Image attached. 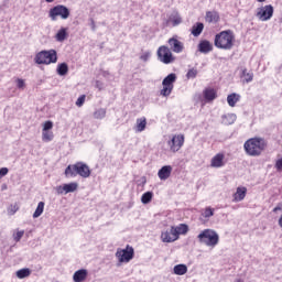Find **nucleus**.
<instances>
[{
    "label": "nucleus",
    "mask_w": 282,
    "mask_h": 282,
    "mask_svg": "<svg viewBox=\"0 0 282 282\" xmlns=\"http://www.w3.org/2000/svg\"><path fill=\"white\" fill-rule=\"evenodd\" d=\"M245 152L251 158H259L268 149V141L260 137L248 139L243 144Z\"/></svg>",
    "instance_id": "f257e3e1"
},
{
    "label": "nucleus",
    "mask_w": 282,
    "mask_h": 282,
    "mask_svg": "<svg viewBox=\"0 0 282 282\" xmlns=\"http://www.w3.org/2000/svg\"><path fill=\"white\" fill-rule=\"evenodd\" d=\"M235 32L232 30H225L215 35L214 45L218 50H232L235 47Z\"/></svg>",
    "instance_id": "f03ea898"
},
{
    "label": "nucleus",
    "mask_w": 282,
    "mask_h": 282,
    "mask_svg": "<svg viewBox=\"0 0 282 282\" xmlns=\"http://www.w3.org/2000/svg\"><path fill=\"white\" fill-rule=\"evenodd\" d=\"M64 175H66V177H76V175H79V177L87 178L90 177L91 170L86 163L77 162L75 164L68 165L65 169Z\"/></svg>",
    "instance_id": "7ed1b4c3"
},
{
    "label": "nucleus",
    "mask_w": 282,
    "mask_h": 282,
    "mask_svg": "<svg viewBox=\"0 0 282 282\" xmlns=\"http://www.w3.org/2000/svg\"><path fill=\"white\" fill-rule=\"evenodd\" d=\"M34 63H36V65H52L58 63V53L54 48L40 51L35 54Z\"/></svg>",
    "instance_id": "20e7f679"
},
{
    "label": "nucleus",
    "mask_w": 282,
    "mask_h": 282,
    "mask_svg": "<svg viewBox=\"0 0 282 282\" xmlns=\"http://www.w3.org/2000/svg\"><path fill=\"white\" fill-rule=\"evenodd\" d=\"M199 243H204L208 248H215L219 245V234L214 229H204L197 236Z\"/></svg>",
    "instance_id": "39448f33"
},
{
    "label": "nucleus",
    "mask_w": 282,
    "mask_h": 282,
    "mask_svg": "<svg viewBox=\"0 0 282 282\" xmlns=\"http://www.w3.org/2000/svg\"><path fill=\"white\" fill-rule=\"evenodd\" d=\"M115 257L118 259V263H129L135 257V250L130 245H127L124 249L118 248Z\"/></svg>",
    "instance_id": "423d86ee"
},
{
    "label": "nucleus",
    "mask_w": 282,
    "mask_h": 282,
    "mask_svg": "<svg viewBox=\"0 0 282 282\" xmlns=\"http://www.w3.org/2000/svg\"><path fill=\"white\" fill-rule=\"evenodd\" d=\"M158 59L164 65H171V63H175V56H173V52L166 45H162L158 48L156 52Z\"/></svg>",
    "instance_id": "0eeeda50"
},
{
    "label": "nucleus",
    "mask_w": 282,
    "mask_h": 282,
    "mask_svg": "<svg viewBox=\"0 0 282 282\" xmlns=\"http://www.w3.org/2000/svg\"><path fill=\"white\" fill-rule=\"evenodd\" d=\"M48 17L52 21H56L58 17L63 20L69 19V9L63 4H57L48 11Z\"/></svg>",
    "instance_id": "6e6552de"
},
{
    "label": "nucleus",
    "mask_w": 282,
    "mask_h": 282,
    "mask_svg": "<svg viewBox=\"0 0 282 282\" xmlns=\"http://www.w3.org/2000/svg\"><path fill=\"white\" fill-rule=\"evenodd\" d=\"M175 80H177V75H175V73H171L163 79V88L160 90L161 96H164L166 98L170 94L173 93Z\"/></svg>",
    "instance_id": "1a4fd4ad"
},
{
    "label": "nucleus",
    "mask_w": 282,
    "mask_h": 282,
    "mask_svg": "<svg viewBox=\"0 0 282 282\" xmlns=\"http://www.w3.org/2000/svg\"><path fill=\"white\" fill-rule=\"evenodd\" d=\"M256 17L259 19V21L262 22L270 21V19L274 17V7H272V4H267L264 7L258 8Z\"/></svg>",
    "instance_id": "9d476101"
},
{
    "label": "nucleus",
    "mask_w": 282,
    "mask_h": 282,
    "mask_svg": "<svg viewBox=\"0 0 282 282\" xmlns=\"http://www.w3.org/2000/svg\"><path fill=\"white\" fill-rule=\"evenodd\" d=\"M184 134L173 135L172 139L167 142L170 151H172V153H177V151L184 147Z\"/></svg>",
    "instance_id": "9b49d317"
},
{
    "label": "nucleus",
    "mask_w": 282,
    "mask_h": 282,
    "mask_svg": "<svg viewBox=\"0 0 282 282\" xmlns=\"http://www.w3.org/2000/svg\"><path fill=\"white\" fill-rule=\"evenodd\" d=\"M161 241L163 243H173L177 241V235L175 234V229L173 228V226L170 228V230L161 232Z\"/></svg>",
    "instance_id": "f8f14e48"
},
{
    "label": "nucleus",
    "mask_w": 282,
    "mask_h": 282,
    "mask_svg": "<svg viewBox=\"0 0 282 282\" xmlns=\"http://www.w3.org/2000/svg\"><path fill=\"white\" fill-rule=\"evenodd\" d=\"M226 155L224 153H217L213 156L210 161L212 169H221V166H226V162L224 161Z\"/></svg>",
    "instance_id": "ddd939ff"
},
{
    "label": "nucleus",
    "mask_w": 282,
    "mask_h": 282,
    "mask_svg": "<svg viewBox=\"0 0 282 282\" xmlns=\"http://www.w3.org/2000/svg\"><path fill=\"white\" fill-rule=\"evenodd\" d=\"M221 20V17L219 13L215 10L213 11H206L205 13V23L214 24L218 23Z\"/></svg>",
    "instance_id": "4468645a"
},
{
    "label": "nucleus",
    "mask_w": 282,
    "mask_h": 282,
    "mask_svg": "<svg viewBox=\"0 0 282 282\" xmlns=\"http://www.w3.org/2000/svg\"><path fill=\"white\" fill-rule=\"evenodd\" d=\"M213 50H214L213 43H210V41L208 40H202L198 43V52H200V54H210Z\"/></svg>",
    "instance_id": "2eb2a0df"
},
{
    "label": "nucleus",
    "mask_w": 282,
    "mask_h": 282,
    "mask_svg": "<svg viewBox=\"0 0 282 282\" xmlns=\"http://www.w3.org/2000/svg\"><path fill=\"white\" fill-rule=\"evenodd\" d=\"M246 195H248V188L240 186L237 187L236 193L232 195V202H243L246 199Z\"/></svg>",
    "instance_id": "dca6fc26"
},
{
    "label": "nucleus",
    "mask_w": 282,
    "mask_h": 282,
    "mask_svg": "<svg viewBox=\"0 0 282 282\" xmlns=\"http://www.w3.org/2000/svg\"><path fill=\"white\" fill-rule=\"evenodd\" d=\"M169 45L171 46V50L176 54H180L184 51V44H182V42L175 37L169 40Z\"/></svg>",
    "instance_id": "f3484780"
},
{
    "label": "nucleus",
    "mask_w": 282,
    "mask_h": 282,
    "mask_svg": "<svg viewBox=\"0 0 282 282\" xmlns=\"http://www.w3.org/2000/svg\"><path fill=\"white\" fill-rule=\"evenodd\" d=\"M205 102H213L217 98V90L215 88H205L203 90Z\"/></svg>",
    "instance_id": "a211bd4d"
},
{
    "label": "nucleus",
    "mask_w": 282,
    "mask_h": 282,
    "mask_svg": "<svg viewBox=\"0 0 282 282\" xmlns=\"http://www.w3.org/2000/svg\"><path fill=\"white\" fill-rule=\"evenodd\" d=\"M173 173V167L171 165H164L159 170L158 175L160 180H169Z\"/></svg>",
    "instance_id": "6ab92c4d"
},
{
    "label": "nucleus",
    "mask_w": 282,
    "mask_h": 282,
    "mask_svg": "<svg viewBox=\"0 0 282 282\" xmlns=\"http://www.w3.org/2000/svg\"><path fill=\"white\" fill-rule=\"evenodd\" d=\"M88 272L86 269L77 270L73 275L74 282H85L87 281Z\"/></svg>",
    "instance_id": "aec40b11"
},
{
    "label": "nucleus",
    "mask_w": 282,
    "mask_h": 282,
    "mask_svg": "<svg viewBox=\"0 0 282 282\" xmlns=\"http://www.w3.org/2000/svg\"><path fill=\"white\" fill-rule=\"evenodd\" d=\"M176 235V240L180 239V235H188V225L180 224L178 226H172Z\"/></svg>",
    "instance_id": "412c9836"
},
{
    "label": "nucleus",
    "mask_w": 282,
    "mask_h": 282,
    "mask_svg": "<svg viewBox=\"0 0 282 282\" xmlns=\"http://www.w3.org/2000/svg\"><path fill=\"white\" fill-rule=\"evenodd\" d=\"M239 100H241V95H239L237 93H232L227 96V102H228L229 107H236L237 104L239 102Z\"/></svg>",
    "instance_id": "4be33fe9"
},
{
    "label": "nucleus",
    "mask_w": 282,
    "mask_h": 282,
    "mask_svg": "<svg viewBox=\"0 0 282 282\" xmlns=\"http://www.w3.org/2000/svg\"><path fill=\"white\" fill-rule=\"evenodd\" d=\"M240 78H242L243 83H252V80H254V73L248 72V69L245 68L242 69Z\"/></svg>",
    "instance_id": "5701e85b"
},
{
    "label": "nucleus",
    "mask_w": 282,
    "mask_h": 282,
    "mask_svg": "<svg viewBox=\"0 0 282 282\" xmlns=\"http://www.w3.org/2000/svg\"><path fill=\"white\" fill-rule=\"evenodd\" d=\"M204 32V23L197 22L192 26L191 34L193 36H199Z\"/></svg>",
    "instance_id": "b1692460"
},
{
    "label": "nucleus",
    "mask_w": 282,
    "mask_h": 282,
    "mask_svg": "<svg viewBox=\"0 0 282 282\" xmlns=\"http://www.w3.org/2000/svg\"><path fill=\"white\" fill-rule=\"evenodd\" d=\"M167 23H172L173 28H175L182 23V17H180V13L174 12L170 15Z\"/></svg>",
    "instance_id": "393cba45"
},
{
    "label": "nucleus",
    "mask_w": 282,
    "mask_h": 282,
    "mask_svg": "<svg viewBox=\"0 0 282 282\" xmlns=\"http://www.w3.org/2000/svg\"><path fill=\"white\" fill-rule=\"evenodd\" d=\"M56 72L58 76H67L69 72V66L67 65V63H61L57 65Z\"/></svg>",
    "instance_id": "a878e982"
},
{
    "label": "nucleus",
    "mask_w": 282,
    "mask_h": 282,
    "mask_svg": "<svg viewBox=\"0 0 282 282\" xmlns=\"http://www.w3.org/2000/svg\"><path fill=\"white\" fill-rule=\"evenodd\" d=\"M188 272V267L186 264H176L174 267V274H177L178 276H184Z\"/></svg>",
    "instance_id": "bb28decb"
},
{
    "label": "nucleus",
    "mask_w": 282,
    "mask_h": 282,
    "mask_svg": "<svg viewBox=\"0 0 282 282\" xmlns=\"http://www.w3.org/2000/svg\"><path fill=\"white\" fill-rule=\"evenodd\" d=\"M62 189L64 191V193H74L75 191H78V183H68V184H64Z\"/></svg>",
    "instance_id": "cd10ccee"
},
{
    "label": "nucleus",
    "mask_w": 282,
    "mask_h": 282,
    "mask_svg": "<svg viewBox=\"0 0 282 282\" xmlns=\"http://www.w3.org/2000/svg\"><path fill=\"white\" fill-rule=\"evenodd\" d=\"M32 274V271L29 268L20 269L15 272L18 279H28Z\"/></svg>",
    "instance_id": "c85d7f7f"
},
{
    "label": "nucleus",
    "mask_w": 282,
    "mask_h": 282,
    "mask_svg": "<svg viewBox=\"0 0 282 282\" xmlns=\"http://www.w3.org/2000/svg\"><path fill=\"white\" fill-rule=\"evenodd\" d=\"M144 129H147V118L142 117L137 119V131L139 133H142V131H144Z\"/></svg>",
    "instance_id": "c756f323"
},
{
    "label": "nucleus",
    "mask_w": 282,
    "mask_h": 282,
    "mask_svg": "<svg viewBox=\"0 0 282 282\" xmlns=\"http://www.w3.org/2000/svg\"><path fill=\"white\" fill-rule=\"evenodd\" d=\"M43 210H45V203L40 202L35 212L33 213V219H37V217H41V215H43Z\"/></svg>",
    "instance_id": "7c9ffc66"
},
{
    "label": "nucleus",
    "mask_w": 282,
    "mask_h": 282,
    "mask_svg": "<svg viewBox=\"0 0 282 282\" xmlns=\"http://www.w3.org/2000/svg\"><path fill=\"white\" fill-rule=\"evenodd\" d=\"M43 142H52L54 140V132L50 130H42Z\"/></svg>",
    "instance_id": "2f4dec72"
},
{
    "label": "nucleus",
    "mask_w": 282,
    "mask_h": 282,
    "mask_svg": "<svg viewBox=\"0 0 282 282\" xmlns=\"http://www.w3.org/2000/svg\"><path fill=\"white\" fill-rule=\"evenodd\" d=\"M56 41H58L59 43H63V41H65V39H67V29H61L56 35H55Z\"/></svg>",
    "instance_id": "473e14b6"
},
{
    "label": "nucleus",
    "mask_w": 282,
    "mask_h": 282,
    "mask_svg": "<svg viewBox=\"0 0 282 282\" xmlns=\"http://www.w3.org/2000/svg\"><path fill=\"white\" fill-rule=\"evenodd\" d=\"M153 199V192H145L141 196L142 204H151V200Z\"/></svg>",
    "instance_id": "72a5a7b5"
},
{
    "label": "nucleus",
    "mask_w": 282,
    "mask_h": 282,
    "mask_svg": "<svg viewBox=\"0 0 282 282\" xmlns=\"http://www.w3.org/2000/svg\"><path fill=\"white\" fill-rule=\"evenodd\" d=\"M19 203H14V204H11L9 205V207L7 208V213L8 215H17V213H19Z\"/></svg>",
    "instance_id": "f704fd0d"
},
{
    "label": "nucleus",
    "mask_w": 282,
    "mask_h": 282,
    "mask_svg": "<svg viewBox=\"0 0 282 282\" xmlns=\"http://www.w3.org/2000/svg\"><path fill=\"white\" fill-rule=\"evenodd\" d=\"M106 116L107 110H105L104 108H100L94 112V118H96V120H102V118H105Z\"/></svg>",
    "instance_id": "c9c22d12"
},
{
    "label": "nucleus",
    "mask_w": 282,
    "mask_h": 282,
    "mask_svg": "<svg viewBox=\"0 0 282 282\" xmlns=\"http://www.w3.org/2000/svg\"><path fill=\"white\" fill-rule=\"evenodd\" d=\"M202 215H203V217H204L205 219H208V218L213 217V215H215V209L212 208V207H206V208L204 209V212L202 213Z\"/></svg>",
    "instance_id": "e433bc0d"
},
{
    "label": "nucleus",
    "mask_w": 282,
    "mask_h": 282,
    "mask_svg": "<svg viewBox=\"0 0 282 282\" xmlns=\"http://www.w3.org/2000/svg\"><path fill=\"white\" fill-rule=\"evenodd\" d=\"M197 74H198L197 68L188 69L187 73H186L187 80H191L193 78H197Z\"/></svg>",
    "instance_id": "4c0bfd02"
},
{
    "label": "nucleus",
    "mask_w": 282,
    "mask_h": 282,
    "mask_svg": "<svg viewBox=\"0 0 282 282\" xmlns=\"http://www.w3.org/2000/svg\"><path fill=\"white\" fill-rule=\"evenodd\" d=\"M54 128V122H52L51 120L45 121L43 124V130L42 131H50Z\"/></svg>",
    "instance_id": "58836bf2"
},
{
    "label": "nucleus",
    "mask_w": 282,
    "mask_h": 282,
    "mask_svg": "<svg viewBox=\"0 0 282 282\" xmlns=\"http://www.w3.org/2000/svg\"><path fill=\"white\" fill-rule=\"evenodd\" d=\"M86 98H87V96H85V95L79 96L78 99L76 100V106L83 107L85 105Z\"/></svg>",
    "instance_id": "ea45409f"
},
{
    "label": "nucleus",
    "mask_w": 282,
    "mask_h": 282,
    "mask_svg": "<svg viewBox=\"0 0 282 282\" xmlns=\"http://www.w3.org/2000/svg\"><path fill=\"white\" fill-rule=\"evenodd\" d=\"M17 87H18V89H25V80L21 79V78H18L17 79Z\"/></svg>",
    "instance_id": "a19ab883"
},
{
    "label": "nucleus",
    "mask_w": 282,
    "mask_h": 282,
    "mask_svg": "<svg viewBox=\"0 0 282 282\" xmlns=\"http://www.w3.org/2000/svg\"><path fill=\"white\" fill-rule=\"evenodd\" d=\"M23 235H25V231H18L15 235H14V241H21V239L23 238Z\"/></svg>",
    "instance_id": "79ce46f5"
},
{
    "label": "nucleus",
    "mask_w": 282,
    "mask_h": 282,
    "mask_svg": "<svg viewBox=\"0 0 282 282\" xmlns=\"http://www.w3.org/2000/svg\"><path fill=\"white\" fill-rule=\"evenodd\" d=\"M8 172H9L8 167H1L0 169V180H1V177H6V175H8Z\"/></svg>",
    "instance_id": "37998d69"
},
{
    "label": "nucleus",
    "mask_w": 282,
    "mask_h": 282,
    "mask_svg": "<svg viewBox=\"0 0 282 282\" xmlns=\"http://www.w3.org/2000/svg\"><path fill=\"white\" fill-rule=\"evenodd\" d=\"M275 169L276 171H282V158L275 162Z\"/></svg>",
    "instance_id": "c03bdc74"
},
{
    "label": "nucleus",
    "mask_w": 282,
    "mask_h": 282,
    "mask_svg": "<svg viewBox=\"0 0 282 282\" xmlns=\"http://www.w3.org/2000/svg\"><path fill=\"white\" fill-rule=\"evenodd\" d=\"M150 56H151L150 53H144V54H142V55L140 56V59L147 62V61H149V57H150Z\"/></svg>",
    "instance_id": "a18cd8bd"
},
{
    "label": "nucleus",
    "mask_w": 282,
    "mask_h": 282,
    "mask_svg": "<svg viewBox=\"0 0 282 282\" xmlns=\"http://www.w3.org/2000/svg\"><path fill=\"white\" fill-rule=\"evenodd\" d=\"M279 210H282L281 205H278L273 208V213H279Z\"/></svg>",
    "instance_id": "49530a36"
},
{
    "label": "nucleus",
    "mask_w": 282,
    "mask_h": 282,
    "mask_svg": "<svg viewBox=\"0 0 282 282\" xmlns=\"http://www.w3.org/2000/svg\"><path fill=\"white\" fill-rule=\"evenodd\" d=\"M46 3H53L54 0H45Z\"/></svg>",
    "instance_id": "de8ad7c7"
},
{
    "label": "nucleus",
    "mask_w": 282,
    "mask_h": 282,
    "mask_svg": "<svg viewBox=\"0 0 282 282\" xmlns=\"http://www.w3.org/2000/svg\"><path fill=\"white\" fill-rule=\"evenodd\" d=\"M258 1V3H263V2H265V0H257Z\"/></svg>",
    "instance_id": "09e8293b"
}]
</instances>
